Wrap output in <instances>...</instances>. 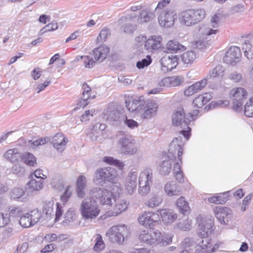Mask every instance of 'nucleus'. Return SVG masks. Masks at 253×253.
Masks as SVG:
<instances>
[{"label":"nucleus","mask_w":253,"mask_h":253,"mask_svg":"<svg viewBox=\"0 0 253 253\" xmlns=\"http://www.w3.org/2000/svg\"><path fill=\"white\" fill-rule=\"evenodd\" d=\"M206 16V11L203 9H189L179 14V19L182 24L189 27L201 22Z\"/></svg>","instance_id":"obj_5"},{"label":"nucleus","mask_w":253,"mask_h":253,"mask_svg":"<svg viewBox=\"0 0 253 253\" xmlns=\"http://www.w3.org/2000/svg\"><path fill=\"white\" fill-rule=\"evenodd\" d=\"M53 205L54 203L53 201L45 202L43 207V212L46 215L50 214L53 211Z\"/></svg>","instance_id":"obj_60"},{"label":"nucleus","mask_w":253,"mask_h":253,"mask_svg":"<svg viewBox=\"0 0 253 253\" xmlns=\"http://www.w3.org/2000/svg\"><path fill=\"white\" fill-rule=\"evenodd\" d=\"M162 39L160 36H151L146 41L144 44L145 49L151 51L159 49L162 46Z\"/></svg>","instance_id":"obj_26"},{"label":"nucleus","mask_w":253,"mask_h":253,"mask_svg":"<svg viewBox=\"0 0 253 253\" xmlns=\"http://www.w3.org/2000/svg\"><path fill=\"white\" fill-rule=\"evenodd\" d=\"M224 71V68L221 65H218L210 71L208 75L205 79H207L208 81L210 79H213L217 77H221L223 75Z\"/></svg>","instance_id":"obj_40"},{"label":"nucleus","mask_w":253,"mask_h":253,"mask_svg":"<svg viewBox=\"0 0 253 253\" xmlns=\"http://www.w3.org/2000/svg\"><path fill=\"white\" fill-rule=\"evenodd\" d=\"M182 246L184 250L180 253H197L199 250V248L197 249V244L191 238H185L182 243Z\"/></svg>","instance_id":"obj_27"},{"label":"nucleus","mask_w":253,"mask_h":253,"mask_svg":"<svg viewBox=\"0 0 253 253\" xmlns=\"http://www.w3.org/2000/svg\"><path fill=\"white\" fill-rule=\"evenodd\" d=\"M80 211L82 217L85 220L95 219L100 212V209L94 197L85 198L82 202Z\"/></svg>","instance_id":"obj_3"},{"label":"nucleus","mask_w":253,"mask_h":253,"mask_svg":"<svg viewBox=\"0 0 253 253\" xmlns=\"http://www.w3.org/2000/svg\"><path fill=\"white\" fill-rule=\"evenodd\" d=\"M154 17L155 14L153 12L143 10L140 13L137 21L139 23L148 22L153 19Z\"/></svg>","instance_id":"obj_42"},{"label":"nucleus","mask_w":253,"mask_h":253,"mask_svg":"<svg viewBox=\"0 0 253 253\" xmlns=\"http://www.w3.org/2000/svg\"><path fill=\"white\" fill-rule=\"evenodd\" d=\"M153 174L151 169L146 168L140 173L138 180L147 181L148 183L153 182Z\"/></svg>","instance_id":"obj_43"},{"label":"nucleus","mask_w":253,"mask_h":253,"mask_svg":"<svg viewBox=\"0 0 253 253\" xmlns=\"http://www.w3.org/2000/svg\"><path fill=\"white\" fill-rule=\"evenodd\" d=\"M57 23L55 22H52L51 23H49L43 27L40 31L39 35L41 36L45 33L53 31L57 29Z\"/></svg>","instance_id":"obj_54"},{"label":"nucleus","mask_w":253,"mask_h":253,"mask_svg":"<svg viewBox=\"0 0 253 253\" xmlns=\"http://www.w3.org/2000/svg\"><path fill=\"white\" fill-rule=\"evenodd\" d=\"M167 47L168 50L171 53L182 51L186 49L185 46L175 40L169 41L167 44Z\"/></svg>","instance_id":"obj_39"},{"label":"nucleus","mask_w":253,"mask_h":253,"mask_svg":"<svg viewBox=\"0 0 253 253\" xmlns=\"http://www.w3.org/2000/svg\"><path fill=\"white\" fill-rule=\"evenodd\" d=\"M193 118L192 115L190 116V118L186 117L183 108H178L172 116V125L175 126H179L184 129L187 128L188 129L187 130H189L190 133L191 128L188 126V125L191 121Z\"/></svg>","instance_id":"obj_10"},{"label":"nucleus","mask_w":253,"mask_h":253,"mask_svg":"<svg viewBox=\"0 0 253 253\" xmlns=\"http://www.w3.org/2000/svg\"><path fill=\"white\" fill-rule=\"evenodd\" d=\"M181 164L177 162L173 166V171L176 179L179 183H183L184 181L183 174L181 169Z\"/></svg>","instance_id":"obj_45"},{"label":"nucleus","mask_w":253,"mask_h":253,"mask_svg":"<svg viewBox=\"0 0 253 253\" xmlns=\"http://www.w3.org/2000/svg\"><path fill=\"white\" fill-rule=\"evenodd\" d=\"M117 176L116 170L111 167L98 169L95 171L94 181L113 182Z\"/></svg>","instance_id":"obj_12"},{"label":"nucleus","mask_w":253,"mask_h":253,"mask_svg":"<svg viewBox=\"0 0 253 253\" xmlns=\"http://www.w3.org/2000/svg\"><path fill=\"white\" fill-rule=\"evenodd\" d=\"M21 161H23L24 163L30 166H34L36 164V158L29 152L22 154Z\"/></svg>","instance_id":"obj_46"},{"label":"nucleus","mask_w":253,"mask_h":253,"mask_svg":"<svg viewBox=\"0 0 253 253\" xmlns=\"http://www.w3.org/2000/svg\"><path fill=\"white\" fill-rule=\"evenodd\" d=\"M180 133L184 136V138L182 136H178L172 141L169 146V152L167 155H169L170 158L174 160L177 157L178 158L177 162L182 164L181 155L183 153V146L186 141L189 139L190 134L189 130H185V129L181 130Z\"/></svg>","instance_id":"obj_4"},{"label":"nucleus","mask_w":253,"mask_h":253,"mask_svg":"<svg viewBox=\"0 0 253 253\" xmlns=\"http://www.w3.org/2000/svg\"><path fill=\"white\" fill-rule=\"evenodd\" d=\"M113 184L111 186V191L112 193V195L120 194L122 191L121 185L119 182H112Z\"/></svg>","instance_id":"obj_61"},{"label":"nucleus","mask_w":253,"mask_h":253,"mask_svg":"<svg viewBox=\"0 0 253 253\" xmlns=\"http://www.w3.org/2000/svg\"><path fill=\"white\" fill-rule=\"evenodd\" d=\"M231 210L227 207L218 206L214 209L215 217L222 224H227L231 219Z\"/></svg>","instance_id":"obj_16"},{"label":"nucleus","mask_w":253,"mask_h":253,"mask_svg":"<svg viewBox=\"0 0 253 253\" xmlns=\"http://www.w3.org/2000/svg\"><path fill=\"white\" fill-rule=\"evenodd\" d=\"M163 195L161 192H157L150 195L148 200L145 203L146 206L150 208L159 207L163 202Z\"/></svg>","instance_id":"obj_25"},{"label":"nucleus","mask_w":253,"mask_h":253,"mask_svg":"<svg viewBox=\"0 0 253 253\" xmlns=\"http://www.w3.org/2000/svg\"><path fill=\"white\" fill-rule=\"evenodd\" d=\"M28 189L31 192L39 191L43 187V181L41 179H32L27 183Z\"/></svg>","instance_id":"obj_37"},{"label":"nucleus","mask_w":253,"mask_h":253,"mask_svg":"<svg viewBox=\"0 0 253 253\" xmlns=\"http://www.w3.org/2000/svg\"><path fill=\"white\" fill-rule=\"evenodd\" d=\"M151 250L147 248H132L128 253H150Z\"/></svg>","instance_id":"obj_64"},{"label":"nucleus","mask_w":253,"mask_h":253,"mask_svg":"<svg viewBox=\"0 0 253 253\" xmlns=\"http://www.w3.org/2000/svg\"><path fill=\"white\" fill-rule=\"evenodd\" d=\"M109 52V48L107 46L102 45L95 48L89 55L83 56L81 58L84 66L91 68L97 61L101 62L106 59Z\"/></svg>","instance_id":"obj_6"},{"label":"nucleus","mask_w":253,"mask_h":253,"mask_svg":"<svg viewBox=\"0 0 253 253\" xmlns=\"http://www.w3.org/2000/svg\"><path fill=\"white\" fill-rule=\"evenodd\" d=\"M71 189V186H68L63 195L60 196V199L63 205L67 203L72 195V190Z\"/></svg>","instance_id":"obj_56"},{"label":"nucleus","mask_w":253,"mask_h":253,"mask_svg":"<svg viewBox=\"0 0 253 253\" xmlns=\"http://www.w3.org/2000/svg\"><path fill=\"white\" fill-rule=\"evenodd\" d=\"M181 57L184 63L190 64L195 59L196 54L193 51H188L184 52Z\"/></svg>","instance_id":"obj_47"},{"label":"nucleus","mask_w":253,"mask_h":253,"mask_svg":"<svg viewBox=\"0 0 253 253\" xmlns=\"http://www.w3.org/2000/svg\"><path fill=\"white\" fill-rule=\"evenodd\" d=\"M19 222V224L25 228H27L33 225L32 221L31 220V218L30 217H29L28 213H23L20 218Z\"/></svg>","instance_id":"obj_49"},{"label":"nucleus","mask_w":253,"mask_h":253,"mask_svg":"<svg viewBox=\"0 0 253 253\" xmlns=\"http://www.w3.org/2000/svg\"><path fill=\"white\" fill-rule=\"evenodd\" d=\"M105 248V244L102 237L100 234H97L95 238V243L94 246V250L96 252H100Z\"/></svg>","instance_id":"obj_53"},{"label":"nucleus","mask_w":253,"mask_h":253,"mask_svg":"<svg viewBox=\"0 0 253 253\" xmlns=\"http://www.w3.org/2000/svg\"><path fill=\"white\" fill-rule=\"evenodd\" d=\"M202 240L198 243H197V248L200 247L202 249L210 248L211 247V238L208 236L206 237H201Z\"/></svg>","instance_id":"obj_52"},{"label":"nucleus","mask_w":253,"mask_h":253,"mask_svg":"<svg viewBox=\"0 0 253 253\" xmlns=\"http://www.w3.org/2000/svg\"><path fill=\"white\" fill-rule=\"evenodd\" d=\"M143 112L141 114V118L145 119H151L156 116L159 105L154 100H150L144 102Z\"/></svg>","instance_id":"obj_15"},{"label":"nucleus","mask_w":253,"mask_h":253,"mask_svg":"<svg viewBox=\"0 0 253 253\" xmlns=\"http://www.w3.org/2000/svg\"><path fill=\"white\" fill-rule=\"evenodd\" d=\"M241 58L240 49L237 46H231L226 52L224 61L227 64H235L239 62Z\"/></svg>","instance_id":"obj_17"},{"label":"nucleus","mask_w":253,"mask_h":253,"mask_svg":"<svg viewBox=\"0 0 253 253\" xmlns=\"http://www.w3.org/2000/svg\"><path fill=\"white\" fill-rule=\"evenodd\" d=\"M68 138L62 133H56L50 140L53 147L58 152H62L66 148Z\"/></svg>","instance_id":"obj_19"},{"label":"nucleus","mask_w":253,"mask_h":253,"mask_svg":"<svg viewBox=\"0 0 253 253\" xmlns=\"http://www.w3.org/2000/svg\"><path fill=\"white\" fill-rule=\"evenodd\" d=\"M113 199L115 203L112 215L116 216L126 210L128 205L124 199L115 198Z\"/></svg>","instance_id":"obj_34"},{"label":"nucleus","mask_w":253,"mask_h":253,"mask_svg":"<svg viewBox=\"0 0 253 253\" xmlns=\"http://www.w3.org/2000/svg\"><path fill=\"white\" fill-rule=\"evenodd\" d=\"M176 206L182 214H185L190 210V207L188 202H187L183 197L178 198L176 201Z\"/></svg>","instance_id":"obj_41"},{"label":"nucleus","mask_w":253,"mask_h":253,"mask_svg":"<svg viewBox=\"0 0 253 253\" xmlns=\"http://www.w3.org/2000/svg\"><path fill=\"white\" fill-rule=\"evenodd\" d=\"M120 113L114 108H109L104 113V119L110 122L118 121Z\"/></svg>","instance_id":"obj_38"},{"label":"nucleus","mask_w":253,"mask_h":253,"mask_svg":"<svg viewBox=\"0 0 253 253\" xmlns=\"http://www.w3.org/2000/svg\"><path fill=\"white\" fill-rule=\"evenodd\" d=\"M252 197L253 195L252 194H250L245 197V198L243 200L242 205L241 207L242 211H245L246 209L248 208L251 203Z\"/></svg>","instance_id":"obj_63"},{"label":"nucleus","mask_w":253,"mask_h":253,"mask_svg":"<svg viewBox=\"0 0 253 253\" xmlns=\"http://www.w3.org/2000/svg\"><path fill=\"white\" fill-rule=\"evenodd\" d=\"M162 70L164 72L170 71L178 64V58L176 56L170 57L166 55L161 59Z\"/></svg>","instance_id":"obj_21"},{"label":"nucleus","mask_w":253,"mask_h":253,"mask_svg":"<svg viewBox=\"0 0 253 253\" xmlns=\"http://www.w3.org/2000/svg\"><path fill=\"white\" fill-rule=\"evenodd\" d=\"M160 216L157 213L152 211H144L139 214L138 221L140 224L146 227H151L160 220Z\"/></svg>","instance_id":"obj_14"},{"label":"nucleus","mask_w":253,"mask_h":253,"mask_svg":"<svg viewBox=\"0 0 253 253\" xmlns=\"http://www.w3.org/2000/svg\"><path fill=\"white\" fill-rule=\"evenodd\" d=\"M199 235L200 237H206L214 230L212 219H203L199 223Z\"/></svg>","instance_id":"obj_20"},{"label":"nucleus","mask_w":253,"mask_h":253,"mask_svg":"<svg viewBox=\"0 0 253 253\" xmlns=\"http://www.w3.org/2000/svg\"><path fill=\"white\" fill-rule=\"evenodd\" d=\"M86 178L84 175H80L77 180L76 193L77 196L79 198H83L85 196V189L86 188Z\"/></svg>","instance_id":"obj_32"},{"label":"nucleus","mask_w":253,"mask_h":253,"mask_svg":"<svg viewBox=\"0 0 253 253\" xmlns=\"http://www.w3.org/2000/svg\"><path fill=\"white\" fill-rule=\"evenodd\" d=\"M103 161L110 165H114L122 169L124 167V164L122 162L117 159H114L112 157H104Z\"/></svg>","instance_id":"obj_51"},{"label":"nucleus","mask_w":253,"mask_h":253,"mask_svg":"<svg viewBox=\"0 0 253 253\" xmlns=\"http://www.w3.org/2000/svg\"><path fill=\"white\" fill-rule=\"evenodd\" d=\"M137 176L136 171H132L130 172L126 178L125 188L127 194L131 195L136 190Z\"/></svg>","instance_id":"obj_18"},{"label":"nucleus","mask_w":253,"mask_h":253,"mask_svg":"<svg viewBox=\"0 0 253 253\" xmlns=\"http://www.w3.org/2000/svg\"><path fill=\"white\" fill-rule=\"evenodd\" d=\"M3 158L12 164H16L21 161L22 153L17 148L10 149L5 152Z\"/></svg>","instance_id":"obj_24"},{"label":"nucleus","mask_w":253,"mask_h":253,"mask_svg":"<svg viewBox=\"0 0 253 253\" xmlns=\"http://www.w3.org/2000/svg\"><path fill=\"white\" fill-rule=\"evenodd\" d=\"M207 84V79H203L200 81L188 86L184 92V95L187 96H191L201 90Z\"/></svg>","instance_id":"obj_23"},{"label":"nucleus","mask_w":253,"mask_h":253,"mask_svg":"<svg viewBox=\"0 0 253 253\" xmlns=\"http://www.w3.org/2000/svg\"><path fill=\"white\" fill-rule=\"evenodd\" d=\"M88 194L91 197L99 200L100 203L102 205L111 206L112 204V193L107 189L94 187L90 189Z\"/></svg>","instance_id":"obj_9"},{"label":"nucleus","mask_w":253,"mask_h":253,"mask_svg":"<svg viewBox=\"0 0 253 253\" xmlns=\"http://www.w3.org/2000/svg\"><path fill=\"white\" fill-rule=\"evenodd\" d=\"M242 47L244 50V55L248 60H252L253 59V49H252V45L249 41L246 40L242 44Z\"/></svg>","instance_id":"obj_44"},{"label":"nucleus","mask_w":253,"mask_h":253,"mask_svg":"<svg viewBox=\"0 0 253 253\" xmlns=\"http://www.w3.org/2000/svg\"><path fill=\"white\" fill-rule=\"evenodd\" d=\"M221 15L219 13L214 14L211 20L208 27L202 26L199 29L200 34L204 36H211L213 35H216L219 30L218 29L220 20Z\"/></svg>","instance_id":"obj_11"},{"label":"nucleus","mask_w":253,"mask_h":253,"mask_svg":"<svg viewBox=\"0 0 253 253\" xmlns=\"http://www.w3.org/2000/svg\"><path fill=\"white\" fill-rule=\"evenodd\" d=\"M170 0H162L158 3L155 9L156 12L159 14V23L163 27L172 26L176 19V13L174 8L167 7Z\"/></svg>","instance_id":"obj_2"},{"label":"nucleus","mask_w":253,"mask_h":253,"mask_svg":"<svg viewBox=\"0 0 253 253\" xmlns=\"http://www.w3.org/2000/svg\"><path fill=\"white\" fill-rule=\"evenodd\" d=\"M152 62L151 57L149 55L146 56V58L142 59L141 61H139L136 63V67L138 69H143L145 67L149 66Z\"/></svg>","instance_id":"obj_58"},{"label":"nucleus","mask_w":253,"mask_h":253,"mask_svg":"<svg viewBox=\"0 0 253 253\" xmlns=\"http://www.w3.org/2000/svg\"><path fill=\"white\" fill-rule=\"evenodd\" d=\"M175 160L167 155L165 159L160 164V171L162 174L167 175L169 174L171 169L172 164Z\"/></svg>","instance_id":"obj_29"},{"label":"nucleus","mask_w":253,"mask_h":253,"mask_svg":"<svg viewBox=\"0 0 253 253\" xmlns=\"http://www.w3.org/2000/svg\"><path fill=\"white\" fill-rule=\"evenodd\" d=\"M244 108L245 115L248 117H253V97L250 98Z\"/></svg>","instance_id":"obj_50"},{"label":"nucleus","mask_w":253,"mask_h":253,"mask_svg":"<svg viewBox=\"0 0 253 253\" xmlns=\"http://www.w3.org/2000/svg\"><path fill=\"white\" fill-rule=\"evenodd\" d=\"M224 194L223 195L215 196L209 198V201L211 203L215 204H223L227 200L226 198L224 197Z\"/></svg>","instance_id":"obj_57"},{"label":"nucleus","mask_w":253,"mask_h":253,"mask_svg":"<svg viewBox=\"0 0 253 253\" xmlns=\"http://www.w3.org/2000/svg\"><path fill=\"white\" fill-rule=\"evenodd\" d=\"M24 191L21 188H14L10 192V198L12 199H17L21 198L24 194Z\"/></svg>","instance_id":"obj_55"},{"label":"nucleus","mask_w":253,"mask_h":253,"mask_svg":"<svg viewBox=\"0 0 253 253\" xmlns=\"http://www.w3.org/2000/svg\"><path fill=\"white\" fill-rule=\"evenodd\" d=\"M164 190L167 195L170 197L179 196L181 194L180 187L174 181L167 182Z\"/></svg>","instance_id":"obj_30"},{"label":"nucleus","mask_w":253,"mask_h":253,"mask_svg":"<svg viewBox=\"0 0 253 253\" xmlns=\"http://www.w3.org/2000/svg\"><path fill=\"white\" fill-rule=\"evenodd\" d=\"M144 105V101L141 99H134L131 101H126V106L129 112H134L141 109Z\"/></svg>","instance_id":"obj_36"},{"label":"nucleus","mask_w":253,"mask_h":253,"mask_svg":"<svg viewBox=\"0 0 253 253\" xmlns=\"http://www.w3.org/2000/svg\"><path fill=\"white\" fill-rule=\"evenodd\" d=\"M138 192L140 195L142 196H146L150 192L151 186L141 184H138Z\"/></svg>","instance_id":"obj_62"},{"label":"nucleus","mask_w":253,"mask_h":253,"mask_svg":"<svg viewBox=\"0 0 253 253\" xmlns=\"http://www.w3.org/2000/svg\"><path fill=\"white\" fill-rule=\"evenodd\" d=\"M83 92L79 105L80 107H84L89 103L87 100L94 99L96 97V95L92 94L90 87L86 84H83Z\"/></svg>","instance_id":"obj_22"},{"label":"nucleus","mask_w":253,"mask_h":253,"mask_svg":"<svg viewBox=\"0 0 253 253\" xmlns=\"http://www.w3.org/2000/svg\"><path fill=\"white\" fill-rule=\"evenodd\" d=\"M129 235V231L125 225L113 226L106 233L109 241L119 245L123 244L125 239Z\"/></svg>","instance_id":"obj_7"},{"label":"nucleus","mask_w":253,"mask_h":253,"mask_svg":"<svg viewBox=\"0 0 253 253\" xmlns=\"http://www.w3.org/2000/svg\"><path fill=\"white\" fill-rule=\"evenodd\" d=\"M133 18L134 17H122L119 20V23L123 25L125 33H131L136 30V26L132 23Z\"/></svg>","instance_id":"obj_31"},{"label":"nucleus","mask_w":253,"mask_h":253,"mask_svg":"<svg viewBox=\"0 0 253 253\" xmlns=\"http://www.w3.org/2000/svg\"><path fill=\"white\" fill-rule=\"evenodd\" d=\"M139 240L148 246H166L172 242V237L159 230H143L139 235Z\"/></svg>","instance_id":"obj_1"},{"label":"nucleus","mask_w":253,"mask_h":253,"mask_svg":"<svg viewBox=\"0 0 253 253\" xmlns=\"http://www.w3.org/2000/svg\"><path fill=\"white\" fill-rule=\"evenodd\" d=\"M211 98L212 95L209 93L199 95L194 99L193 104L195 107L200 108L207 104Z\"/></svg>","instance_id":"obj_35"},{"label":"nucleus","mask_w":253,"mask_h":253,"mask_svg":"<svg viewBox=\"0 0 253 253\" xmlns=\"http://www.w3.org/2000/svg\"><path fill=\"white\" fill-rule=\"evenodd\" d=\"M230 93L233 97V109L236 111L240 110L243 105V100L247 98V91L242 87H238L232 89Z\"/></svg>","instance_id":"obj_13"},{"label":"nucleus","mask_w":253,"mask_h":253,"mask_svg":"<svg viewBox=\"0 0 253 253\" xmlns=\"http://www.w3.org/2000/svg\"><path fill=\"white\" fill-rule=\"evenodd\" d=\"M29 217H30L33 225L36 224L42 217V212L38 209H34L28 212Z\"/></svg>","instance_id":"obj_48"},{"label":"nucleus","mask_w":253,"mask_h":253,"mask_svg":"<svg viewBox=\"0 0 253 253\" xmlns=\"http://www.w3.org/2000/svg\"><path fill=\"white\" fill-rule=\"evenodd\" d=\"M120 145V153L124 155H133L137 153L138 148L135 146V141L130 135H125L118 141Z\"/></svg>","instance_id":"obj_8"},{"label":"nucleus","mask_w":253,"mask_h":253,"mask_svg":"<svg viewBox=\"0 0 253 253\" xmlns=\"http://www.w3.org/2000/svg\"><path fill=\"white\" fill-rule=\"evenodd\" d=\"M184 78L181 76H173L163 78L159 84L160 86H176L183 83Z\"/></svg>","instance_id":"obj_28"},{"label":"nucleus","mask_w":253,"mask_h":253,"mask_svg":"<svg viewBox=\"0 0 253 253\" xmlns=\"http://www.w3.org/2000/svg\"><path fill=\"white\" fill-rule=\"evenodd\" d=\"M162 220L166 223L173 222L177 218V215L169 209H161L160 211Z\"/></svg>","instance_id":"obj_33"},{"label":"nucleus","mask_w":253,"mask_h":253,"mask_svg":"<svg viewBox=\"0 0 253 253\" xmlns=\"http://www.w3.org/2000/svg\"><path fill=\"white\" fill-rule=\"evenodd\" d=\"M191 221L188 219L183 220L177 224V228L183 231L189 230L191 229Z\"/></svg>","instance_id":"obj_59"}]
</instances>
